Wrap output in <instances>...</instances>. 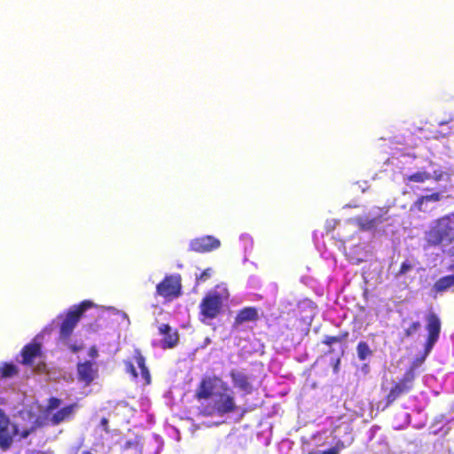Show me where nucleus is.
Returning a JSON list of instances; mask_svg holds the SVG:
<instances>
[{"mask_svg":"<svg viewBox=\"0 0 454 454\" xmlns=\"http://www.w3.org/2000/svg\"><path fill=\"white\" fill-rule=\"evenodd\" d=\"M198 396L207 400L205 408L207 415H223L235 410L234 398L230 394L226 384L219 378L204 379Z\"/></svg>","mask_w":454,"mask_h":454,"instance_id":"f257e3e1","label":"nucleus"},{"mask_svg":"<svg viewBox=\"0 0 454 454\" xmlns=\"http://www.w3.org/2000/svg\"><path fill=\"white\" fill-rule=\"evenodd\" d=\"M427 241L442 249L454 246V213L446 215L431 223L426 233Z\"/></svg>","mask_w":454,"mask_h":454,"instance_id":"f03ea898","label":"nucleus"},{"mask_svg":"<svg viewBox=\"0 0 454 454\" xmlns=\"http://www.w3.org/2000/svg\"><path fill=\"white\" fill-rule=\"evenodd\" d=\"M59 405V399H50L47 407H43V413L41 415H32L30 418L29 428H32L36 423H43V425H58L70 419L77 407L75 404H71L54 412V411L58 409Z\"/></svg>","mask_w":454,"mask_h":454,"instance_id":"7ed1b4c3","label":"nucleus"},{"mask_svg":"<svg viewBox=\"0 0 454 454\" xmlns=\"http://www.w3.org/2000/svg\"><path fill=\"white\" fill-rule=\"evenodd\" d=\"M229 298V291L225 285H218L210 291L200 304L203 317L212 319L220 312L223 303Z\"/></svg>","mask_w":454,"mask_h":454,"instance_id":"20e7f679","label":"nucleus"},{"mask_svg":"<svg viewBox=\"0 0 454 454\" xmlns=\"http://www.w3.org/2000/svg\"><path fill=\"white\" fill-rule=\"evenodd\" d=\"M42 411L43 406L39 405L37 403L21 410L19 414L15 416L14 422L11 424L12 427L17 428L15 431V436L20 435V438H26L37 427L43 426V423H36L32 428H29L30 418L32 415H41L43 413Z\"/></svg>","mask_w":454,"mask_h":454,"instance_id":"39448f33","label":"nucleus"},{"mask_svg":"<svg viewBox=\"0 0 454 454\" xmlns=\"http://www.w3.org/2000/svg\"><path fill=\"white\" fill-rule=\"evenodd\" d=\"M446 174L442 170L420 169L403 175V182L411 189H420L421 185L428 181L438 182L443 179Z\"/></svg>","mask_w":454,"mask_h":454,"instance_id":"423d86ee","label":"nucleus"},{"mask_svg":"<svg viewBox=\"0 0 454 454\" xmlns=\"http://www.w3.org/2000/svg\"><path fill=\"white\" fill-rule=\"evenodd\" d=\"M387 214L385 208L373 207L365 216L349 219L348 224L357 227L360 231H367L376 230L383 216Z\"/></svg>","mask_w":454,"mask_h":454,"instance_id":"0eeeda50","label":"nucleus"},{"mask_svg":"<svg viewBox=\"0 0 454 454\" xmlns=\"http://www.w3.org/2000/svg\"><path fill=\"white\" fill-rule=\"evenodd\" d=\"M427 330L428 332V337L425 346V355L421 359H417L415 362H413L411 366H414V370L424 362L425 358L431 352L434 345L435 344L439 338L441 322L438 317L434 313H430L427 317Z\"/></svg>","mask_w":454,"mask_h":454,"instance_id":"6e6552de","label":"nucleus"},{"mask_svg":"<svg viewBox=\"0 0 454 454\" xmlns=\"http://www.w3.org/2000/svg\"><path fill=\"white\" fill-rule=\"evenodd\" d=\"M92 303L90 301H85L79 307L73 308L68 314L67 315L65 320L63 321L60 328V337L65 340L67 339L72 333L74 328L75 327L77 322L80 319L81 315L90 308Z\"/></svg>","mask_w":454,"mask_h":454,"instance_id":"1a4fd4ad","label":"nucleus"},{"mask_svg":"<svg viewBox=\"0 0 454 454\" xmlns=\"http://www.w3.org/2000/svg\"><path fill=\"white\" fill-rule=\"evenodd\" d=\"M16 427H12L8 417L0 409V447L2 450H7L12 443L15 436Z\"/></svg>","mask_w":454,"mask_h":454,"instance_id":"9d476101","label":"nucleus"},{"mask_svg":"<svg viewBox=\"0 0 454 454\" xmlns=\"http://www.w3.org/2000/svg\"><path fill=\"white\" fill-rule=\"evenodd\" d=\"M135 364L132 363H127V371L132 374L133 378L141 377L145 384L150 383V373L145 364V358L139 352H136L134 356Z\"/></svg>","mask_w":454,"mask_h":454,"instance_id":"9b49d317","label":"nucleus"},{"mask_svg":"<svg viewBox=\"0 0 454 454\" xmlns=\"http://www.w3.org/2000/svg\"><path fill=\"white\" fill-rule=\"evenodd\" d=\"M179 290L180 278L177 276L166 277L165 279L157 286V294L165 298L177 296Z\"/></svg>","mask_w":454,"mask_h":454,"instance_id":"f8f14e48","label":"nucleus"},{"mask_svg":"<svg viewBox=\"0 0 454 454\" xmlns=\"http://www.w3.org/2000/svg\"><path fill=\"white\" fill-rule=\"evenodd\" d=\"M220 246V240L213 236L201 237L190 242L191 250L198 253L210 252L217 249Z\"/></svg>","mask_w":454,"mask_h":454,"instance_id":"ddd939ff","label":"nucleus"},{"mask_svg":"<svg viewBox=\"0 0 454 454\" xmlns=\"http://www.w3.org/2000/svg\"><path fill=\"white\" fill-rule=\"evenodd\" d=\"M158 330L162 336V340H160V347L162 348H171L177 344L179 339L178 333L168 325H160Z\"/></svg>","mask_w":454,"mask_h":454,"instance_id":"4468645a","label":"nucleus"},{"mask_svg":"<svg viewBox=\"0 0 454 454\" xmlns=\"http://www.w3.org/2000/svg\"><path fill=\"white\" fill-rule=\"evenodd\" d=\"M77 372L80 380L89 384L94 380L97 369L93 363L84 362L78 364Z\"/></svg>","mask_w":454,"mask_h":454,"instance_id":"2eb2a0df","label":"nucleus"},{"mask_svg":"<svg viewBox=\"0 0 454 454\" xmlns=\"http://www.w3.org/2000/svg\"><path fill=\"white\" fill-rule=\"evenodd\" d=\"M442 198V194L438 192L427 193L419 198L418 200L414 203V207H417L419 211H427L430 207V204H435Z\"/></svg>","mask_w":454,"mask_h":454,"instance_id":"dca6fc26","label":"nucleus"},{"mask_svg":"<svg viewBox=\"0 0 454 454\" xmlns=\"http://www.w3.org/2000/svg\"><path fill=\"white\" fill-rule=\"evenodd\" d=\"M22 356L23 364L33 366L35 360L40 356V345L35 342L26 346Z\"/></svg>","mask_w":454,"mask_h":454,"instance_id":"f3484780","label":"nucleus"},{"mask_svg":"<svg viewBox=\"0 0 454 454\" xmlns=\"http://www.w3.org/2000/svg\"><path fill=\"white\" fill-rule=\"evenodd\" d=\"M231 378L236 387H239L247 393L251 391L252 386L244 373L239 372H233L231 373Z\"/></svg>","mask_w":454,"mask_h":454,"instance_id":"a211bd4d","label":"nucleus"},{"mask_svg":"<svg viewBox=\"0 0 454 454\" xmlns=\"http://www.w3.org/2000/svg\"><path fill=\"white\" fill-rule=\"evenodd\" d=\"M257 318V311L254 308H246L237 316L235 323L239 325L245 322L254 321Z\"/></svg>","mask_w":454,"mask_h":454,"instance_id":"6ab92c4d","label":"nucleus"},{"mask_svg":"<svg viewBox=\"0 0 454 454\" xmlns=\"http://www.w3.org/2000/svg\"><path fill=\"white\" fill-rule=\"evenodd\" d=\"M411 388L410 385H406L405 382L397 383L390 391L387 395L388 403L394 402L401 395L407 393Z\"/></svg>","mask_w":454,"mask_h":454,"instance_id":"aec40b11","label":"nucleus"},{"mask_svg":"<svg viewBox=\"0 0 454 454\" xmlns=\"http://www.w3.org/2000/svg\"><path fill=\"white\" fill-rule=\"evenodd\" d=\"M17 372V368L13 364H3L0 365V378H11Z\"/></svg>","mask_w":454,"mask_h":454,"instance_id":"412c9836","label":"nucleus"},{"mask_svg":"<svg viewBox=\"0 0 454 454\" xmlns=\"http://www.w3.org/2000/svg\"><path fill=\"white\" fill-rule=\"evenodd\" d=\"M356 349L360 360H365L372 353L369 346L365 342H359Z\"/></svg>","mask_w":454,"mask_h":454,"instance_id":"4be33fe9","label":"nucleus"},{"mask_svg":"<svg viewBox=\"0 0 454 454\" xmlns=\"http://www.w3.org/2000/svg\"><path fill=\"white\" fill-rule=\"evenodd\" d=\"M419 329L420 324L419 322H414L406 329V335L411 336L412 334L416 333Z\"/></svg>","mask_w":454,"mask_h":454,"instance_id":"5701e85b","label":"nucleus"},{"mask_svg":"<svg viewBox=\"0 0 454 454\" xmlns=\"http://www.w3.org/2000/svg\"><path fill=\"white\" fill-rule=\"evenodd\" d=\"M414 379V366H411L410 370L405 373L402 382H405L409 385Z\"/></svg>","mask_w":454,"mask_h":454,"instance_id":"b1692460","label":"nucleus"},{"mask_svg":"<svg viewBox=\"0 0 454 454\" xmlns=\"http://www.w3.org/2000/svg\"><path fill=\"white\" fill-rule=\"evenodd\" d=\"M213 274V270L211 268H208V269H206L200 275V277L197 278L198 280H200V281H206L207 279H208L209 278H211Z\"/></svg>","mask_w":454,"mask_h":454,"instance_id":"393cba45","label":"nucleus"},{"mask_svg":"<svg viewBox=\"0 0 454 454\" xmlns=\"http://www.w3.org/2000/svg\"><path fill=\"white\" fill-rule=\"evenodd\" d=\"M412 268V264L409 261H405L402 263L400 274H406Z\"/></svg>","mask_w":454,"mask_h":454,"instance_id":"a878e982","label":"nucleus"},{"mask_svg":"<svg viewBox=\"0 0 454 454\" xmlns=\"http://www.w3.org/2000/svg\"><path fill=\"white\" fill-rule=\"evenodd\" d=\"M35 370L37 372H43L46 371V364L41 362H38V364L35 365Z\"/></svg>","mask_w":454,"mask_h":454,"instance_id":"bb28decb","label":"nucleus"},{"mask_svg":"<svg viewBox=\"0 0 454 454\" xmlns=\"http://www.w3.org/2000/svg\"><path fill=\"white\" fill-rule=\"evenodd\" d=\"M89 356L90 357H95L97 356V349L94 347L90 348L89 351Z\"/></svg>","mask_w":454,"mask_h":454,"instance_id":"cd10ccee","label":"nucleus"},{"mask_svg":"<svg viewBox=\"0 0 454 454\" xmlns=\"http://www.w3.org/2000/svg\"><path fill=\"white\" fill-rule=\"evenodd\" d=\"M101 424L103 427H106V425L107 424V420L106 419H103Z\"/></svg>","mask_w":454,"mask_h":454,"instance_id":"c85d7f7f","label":"nucleus"},{"mask_svg":"<svg viewBox=\"0 0 454 454\" xmlns=\"http://www.w3.org/2000/svg\"><path fill=\"white\" fill-rule=\"evenodd\" d=\"M72 349H73V351H74V352H77V351H78V349H79V348H77V347H72Z\"/></svg>","mask_w":454,"mask_h":454,"instance_id":"c756f323","label":"nucleus"},{"mask_svg":"<svg viewBox=\"0 0 454 454\" xmlns=\"http://www.w3.org/2000/svg\"><path fill=\"white\" fill-rule=\"evenodd\" d=\"M30 454H43V453H41V452H32Z\"/></svg>","mask_w":454,"mask_h":454,"instance_id":"7c9ffc66","label":"nucleus"},{"mask_svg":"<svg viewBox=\"0 0 454 454\" xmlns=\"http://www.w3.org/2000/svg\"><path fill=\"white\" fill-rule=\"evenodd\" d=\"M82 454H91L90 452H83Z\"/></svg>","mask_w":454,"mask_h":454,"instance_id":"2f4dec72","label":"nucleus"}]
</instances>
